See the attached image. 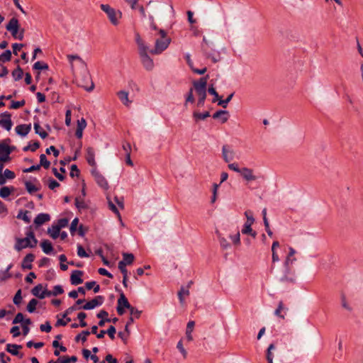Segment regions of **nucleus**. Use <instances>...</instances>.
Here are the masks:
<instances>
[{"label":"nucleus","mask_w":363,"mask_h":363,"mask_svg":"<svg viewBox=\"0 0 363 363\" xmlns=\"http://www.w3.org/2000/svg\"><path fill=\"white\" fill-rule=\"evenodd\" d=\"M135 40L138 45V54L144 68L147 71L152 70L155 65L152 59L148 55L150 53L149 47L138 33H135Z\"/></svg>","instance_id":"nucleus-1"},{"label":"nucleus","mask_w":363,"mask_h":363,"mask_svg":"<svg viewBox=\"0 0 363 363\" xmlns=\"http://www.w3.org/2000/svg\"><path fill=\"white\" fill-rule=\"evenodd\" d=\"M157 31L159 36L155 38L154 48L149 51L150 54L155 55H160L167 50L172 41L164 30L159 29Z\"/></svg>","instance_id":"nucleus-2"},{"label":"nucleus","mask_w":363,"mask_h":363,"mask_svg":"<svg viewBox=\"0 0 363 363\" xmlns=\"http://www.w3.org/2000/svg\"><path fill=\"white\" fill-rule=\"evenodd\" d=\"M37 244L38 240L35 238V234L30 227L26 233V237L24 238H16L14 249L19 252L26 247L33 248L36 247Z\"/></svg>","instance_id":"nucleus-3"},{"label":"nucleus","mask_w":363,"mask_h":363,"mask_svg":"<svg viewBox=\"0 0 363 363\" xmlns=\"http://www.w3.org/2000/svg\"><path fill=\"white\" fill-rule=\"evenodd\" d=\"M208 76L201 77L198 81L193 82V86L199 97L197 106H203L206 98V85Z\"/></svg>","instance_id":"nucleus-4"},{"label":"nucleus","mask_w":363,"mask_h":363,"mask_svg":"<svg viewBox=\"0 0 363 363\" xmlns=\"http://www.w3.org/2000/svg\"><path fill=\"white\" fill-rule=\"evenodd\" d=\"M101 10L105 12L111 23L116 26L119 23V19L122 17V13L111 7L108 4H101Z\"/></svg>","instance_id":"nucleus-5"},{"label":"nucleus","mask_w":363,"mask_h":363,"mask_svg":"<svg viewBox=\"0 0 363 363\" xmlns=\"http://www.w3.org/2000/svg\"><path fill=\"white\" fill-rule=\"evenodd\" d=\"M6 30L11 33L13 38L20 40H23L24 30L21 29L19 32V24L17 18H12L6 25Z\"/></svg>","instance_id":"nucleus-6"},{"label":"nucleus","mask_w":363,"mask_h":363,"mask_svg":"<svg viewBox=\"0 0 363 363\" xmlns=\"http://www.w3.org/2000/svg\"><path fill=\"white\" fill-rule=\"evenodd\" d=\"M289 255L284 262V269H285V274L281 277L280 279V281H293V279L292 278H289L287 274H289V272H290V269L289 267V265L290 263H292L294 261L296 260L295 258H294L293 259H291L290 257L294 256L296 253V250L293 248V247H289Z\"/></svg>","instance_id":"nucleus-7"},{"label":"nucleus","mask_w":363,"mask_h":363,"mask_svg":"<svg viewBox=\"0 0 363 363\" xmlns=\"http://www.w3.org/2000/svg\"><path fill=\"white\" fill-rule=\"evenodd\" d=\"M91 174L94 178L96 184L104 190H107L109 188V185L106 179L96 169L93 168L91 169Z\"/></svg>","instance_id":"nucleus-8"},{"label":"nucleus","mask_w":363,"mask_h":363,"mask_svg":"<svg viewBox=\"0 0 363 363\" xmlns=\"http://www.w3.org/2000/svg\"><path fill=\"white\" fill-rule=\"evenodd\" d=\"M235 152L228 145H224L222 147V157L226 163H229L235 159Z\"/></svg>","instance_id":"nucleus-9"},{"label":"nucleus","mask_w":363,"mask_h":363,"mask_svg":"<svg viewBox=\"0 0 363 363\" xmlns=\"http://www.w3.org/2000/svg\"><path fill=\"white\" fill-rule=\"evenodd\" d=\"M131 305L129 303L127 298L123 293H121L119 298L118 299L117 312L119 315H123L125 313L124 308H130Z\"/></svg>","instance_id":"nucleus-10"},{"label":"nucleus","mask_w":363,"mask_h":363,"mask_svg":"<svg viewBox=\"0 0 363 363\" xmlns=\"http://www.w3.org/2000/svg\"><path fill=\"white\" fill-rule=\"evenodd\" d=\"M104 303V297L101 296H97L91 301L86 302L81 308L84 310H91L94 308L102 305Z\"/></svg>","instance_id":"nucleus-11"},{"label":"nucleus","mask_w":363,"mask_h":363,"mask_svg":"<svg viewBox=\"0 0 363 363\" xmlns=\"http://www.w3.org/2000/svg\"><path fill=\"white\" fill-rule=\"evenodd\" d=\"M240 174L247 182L255 181L258 179V177L254 174V170L248 167H242Z\"/></svg>","instance_id":"nucleus-12"},{"label":"nucleus","mask_w":363,"mask_h":363,"mask_svg":"<svg viewBox=\"0 0 363 363\" xmlns=\"http://www.w3.org/2000/svg\"><path fill=\"white\" fill-rule=\"evenodd\" d=\"M13 125L11 115L8 112H4L1 114L0 126L6 130H10Z\"/></svg>","instance_id":"nucleus-13"},{"label":"nucleus","mask_w":363,"mask_h":363,"mask_svg":"<svg viewBox=\"0 0 363 363\" xmlns=\"http://www.w3.org/2000/svg\"><path fill=\"white\" fill-rule=\"evenodd\" d=\"M32 294L40 299H43L48 296V290L43 289L41 284L35 286L31 291Z\"/></svg>","instance_id":"nucleus-14"},{"label":"nucleus","mask_w":363,"mask_h":363,"mask_svg":"<svg viewBox=\"0 0 363 363\" xmlns=\"http://www.w3.org/2000/svg\"><path fill=\"white\" fill-rule=\"evenodd\" d=\"M86 159L88 164L93 168H96V163L95 161V152L92 147H88L86 149Z\"/></svg>","instance_id":"nucleus-15"},{"label":"nucleus","mask_w":363,"mask_h":363,"mask_svg":"<svg viewBox=\"0 0 363 363\" xmlns=\"http://www.w3.org/2000/svg\"><path fill=\"white\" fill-rule=\"evenodd\" d=\"M83 272L79 270H75L72 272L71 277H70V281L71 284L73 285H78L83 282L82 279L81 277L82 276Z\"/></svg>","instance_id":"nucleus-16"},{"label":"nucleus","mask_w":363,"mask_h":363,"mask_svg":"<svg viewBox=\"0 0 363 363\" xmlns=\"http://www.w3.org/2000/svg\"><path fill=\"white\" fill-rule=\"evenodd\" d=\"M35 257L32 253L28 254L24 258L21 264L23 269H30L33 267L32 262L34 261Z\"/></svg>","instance_id":"nucleus-17"},{"label":"nucleus","mask_w":363,"mask_h":363,"mask_svg":"<svg viewBox=\"0 0 363 363\" xmlns=\"http://www.w3.org/2000/svg\"><path fill=\"white\" fill-rule=\"evenodd\" d=\"M15 130H16V133L18 135H20L21 136H26L30 131V130H31V125L30 124H29V125H26V124L19 125H17L16 127Z\"/></svg>","instance_id":"nucleus-18"},{"label":"nucleus","mask_w":363,"mask_h":363,"mask_svg":"<svg viewBox=\"0 0 363 363\" xmlns=\"http://www.w3.org/2000/svg\"><path fill=\"white\" fill-rule=\"evenodd\" d=\"M50 220V216L49 214L48 213H40L38 214L35 220H34V223L37 225V226H40L41 225H43V223L49 221Z\"/></svg>","instance_id":"nucleus-19"},{"label":"nucleus","mask_w":363,"mask_h":363,"mask_svg":"<svg viewBox=\"0 0 363 363\" xmlns=\"http://www.w3.org/2000/svg\"><path fill=\"white\" fill-rule=\"evenodd\" d=\"M213 118L214 119L220 118L222 123H225L229 118V113L227 111L220 110L213 113Z\"/></svg>","instance_id":"nucleus-20"},{"label":"nucleus","mask_w":363,"mask_h":363,"mask_svg":"<svg viewBox=\"0 0 363 363\" xmlns=\"http://www.w3.org/2000/svg\"><path fill=\"white\" fill-rule=\"evenodd\" d=\"M216 234L218 235V239L220 247L224 250L230 249L231 245H230V242L227 240V239L225 238H224L223 236H222V235L218 231L216 232Z\"/></svg>","instance_id":"nucleus-21"},{"label":"nucleus","mask_w":363,"mask_h":363,"mask_svg":"<svg viewBox=\"0 0 363 363\" xmlns=\"http://www.w3.org/2000/svg\"><path fill=\"white\" fill-rule=\"evenodd\" d=\"M117 95L121 102L126 106H130L131 101L128 99V92L125 91H120L117 93Z\"/></svg>","instance_id":"nucleus-22"},{"label":"nucleus","mask_w":363,"mask_h":363,"mask_svg":"<svg viewBox=\"0 0 363 363\" xmlns=\"http://www.w3.org/2000/svg\"><path fill=\"white\" fill-rule=\"evenodd\" d=\"M22 346L16 344H7L6 351L13 355L18 356L19 354L18 350L21 349Z\"/></svg>","instance_id":"nucleus-23"},{"label":"nucleus","mask_w":363,"mask_h":363,"mask_svg":"<svg viewBox=\"0 0 363 363\" xmlns=\"http://www.w3.org/2000/svg\"><path fill=\"white\" fill-rule=\"evenodd\" d=\"M40 246L43 251L47 255L50 254L53 250L51 242L48 240H43L40 243Z\"/></svg>","instance_id":"nucleus-24"},{"label":"nucleus","mask_w":363,"mask_h":363,"mask_svg":"<svg viewBox=\"0 0 363 363\" xmlns=\"http://www.w3.org/2000/svg\"><path fill=\"white\" fill-rule=\"evenodd\" d=\"M194 325L195 323L193 320H191L187 323L186 329V337L188 341H191L193 340L191 333L194 330Z\"/></svg>","instance_id":"nucleus-25"},{"label":"nucleus","mask_w":363,"mask_h":363,"mask_svg":"<svg viewBox=\"0 0 363 363\" xmlns=\"http://www.w3.org/2000/svg\"><path fill=\"white\" fill-rule=\"evenodd\" d=\"M60 232V229L57 225H52L48 230V233L53 239H56L59 237Z\"/></svg>","instance_id":"nucleus-26"},{"label":"nucleus","mask_w":363,"mask_h":363,"mask_svg":"<svg viewBox=\"0 0 363 363\" xmlns=\"http://www.w3.org/2000/svg\"><path fill=\"white\" fill-rule=\"evenodd\" d=\"M251 226H252V225L247 224V223H245V224L243 225V228L242 229V234H249V235H250L252 237H253L255 238L256 237V235H257V233H256L255 231H254L252 230Z\"/></svg>","instance_id":"nucleus-27"},{"label":"nucleus","mask_w":363,"mask_h":363,"mask_svg":"<svg viewBox=\"0 0 363 363\" xmlns=\"http://www.w3.org/2000/svg\"><path fill=\"white\" fill-rule=\"evenodd\" d=\"M189 291L188 289H185V287L182 286L180 290L178 292V297L182 305L184 304V296H189Z\"/></svg>","instance_id":"nucleus-28"},{"label":"nucleus","mask_w":363,"mask_h":363,"mask_svg":"<svg viewBox=\"0 0 363 363\" xmlns=\"http://www.w3.org/2000/svg\"><path fill=\"white\" fill-rule=\"evenodd\" d=\"M134 260V255L131 253H123V260L120 262H123L125 265L130 264Z\"/></svg>","instance_id":"nucleus-29"},{"label":"nucleus","mask_w":363,"mask_h":363,"mask_svg":"<svg viewBox=\"0 0 363 363\" xmlns=\"http://www.w3.org/2000/svg\"><path fill=\"white\" fill-rule=\"evenodd\" d=\"M64 292L62 287L60 285H56L53 287L52 291H48V296H57Z\"/></svg>","instance_id":"nucleus-30"},{"label":"nucleus","mask_w":363,"mask_h":363,"mask_svg":"<svg viewBox=\"0 0 363 363\" xmlns=\"http://www.w3.org/2000/svg\"><path fill=\"white\" fill-rule=\"evenodd\" d=\"M75 205L76 207L79 210H84L87 208V205L84 201V199L82 197H77L75 199Z\"/></svg>","instance_id":"nucleus-31"},{"label":"nucleus","mask_w":363,"mask_h":363,"mask_svg":"<svg viewBox=\"0 0 363 363\" xmlns=\"http://www.w3.org/2000/svg\"><path fill=\"white\" fill-rule=\"evenodd\" d=\"M276 347L274 344H270L267 350V360L268 363L273 362V354L272 351L275 350Z\"/></svg>","instance_id":"nucleus-32"},{"label":"nucleus","mask_w":363,"mask_h":363,"mask_svg":"<svg viewBox=\"0 0 363 363\" xmlns=\"http://www.w3.org/2000/svg\"><path fill=\"white\" fill-rule=\"evenodd\" d=\"M34 130L36 134L39 135L42 138H45L48 136V133L42 130L38 123H34Z\"/></svg>","instance_id":"nucleus-33"},{"label":"nucleus","mask_w":363,"mask_h":363,"mask_svg":"<svg viewBox=\"0 0 363 363\" xmlns=\"http://www.w3.org/2000/svg\"><path fill=\"white\" fill-rule=\"evenodd\" d=\"M38 301L35 298H32L28 304L27 305V311L29 313H33L35 311L36 306L38 305Z\"/></svg>","instance_id":"nucleus-34"},{"label":"nucleus","mask_w":363,"mask_h":363,"mask_svg":"<svg viewBox=\"0 0 363 363\" xmlns=\"http://www.w3.org/2000/svg\"><path fill=\"white\" fill-rule=\"evenodd\" d=\"M229 238L235 246L240 245V234L239 231H237L234 235H230Z\"/></svg>","instance_id":"nucleus-35"},{"label":"nucleus","mask_w":363,"mask_h":363,"mask_svg":"<svg viewBox=\"0 0 363 363\" xmlns=\"http://www.w3.org/2000/svg\"><path fill=\"white\" fill-rule=\"evenodd\" d=\"M28 213L29 212L28 211H20L17 218L23 220L26 223H29L30 222V218L28 216Z\"/></svg>","instance_id":"nucleus-36"},{"label":"nucleus","mask_w":363,"mask_h":363,"mask_svg":"<svg viewBox=\"0 0 363 363\" xmlns=\"http://www.w3.org/2000/svg\"><path fill=\"white\" fill-rule=\"evenodd\" d=\"M25 186H26V190L30 194H33L39 190V189L38 187H36L32 182H28V181L25 182Z\"/></svg>","instance_id":"nucleus-37"},{"label":"nucleus","mask_w":363,"mask_h":363,"mask_svg":"<svg viewBox=\"0 0 363 363\" xmlns=\"http://www.w3.org/2000/svg\"><path fill=\"white\" fill-rule=\"evenodd\" d=\"M12 149L6 144H0V155H10Z\"/></svg>","instance_id":"nucleus-38"},{"label":"nucleus","mask_w":363,"mask_h":363,"mask_svg":"<svg viewBox=\"0 0 363 363\" xmlns=\"http://www.w3.org/2000/svg\"><path fill=\"white\" fill-rule=\"evenodd\" d=\"M193 116L196 120H205L206 118L210 116V114L208 111H206L202 113L194 112L193 113Z\"/></svg>","instance_id":"nucleus-39"},{"label":"nucleus","mask_w":363,"mask_h":363,"mask_svg":"<svg viewBox=\"0 0 363 363\" xmlns=\"http://www.w3.org/2000/svg\"><path fill=\"white\" fill-rule=\"evenodd\" d=\"M11 52L9 50H7L0 55V62H8L11 60Z\"/></svg>","instance_id":"nucleus-40"},{"label":"nucleus","mask_w":363,"mask_h":363,"mask_svg":"<svg viewBox=\"0 0 363 363\" xmlns=\"http://www.w3.org/2000/svg\"><path fill=\"white\" fill-rule=\"evenodd\" d=\"M11 194V190L8 186H3L0 189V196L3 199L7 198Z\"/></svg>","instance_id":"nucleus-41"},{"label":"nucleus","mask_w":363,"mask_h":363,"mask_svg":"<svg viewBox=\"0 0 363 363\" xmlns=\"http://www.w3.org/2000/svg\"><path fill=\"white\" fill-rule=\"evenodd\" d=\"M23 74V70L20 67H17L12 72V76L16 81L19 80L22 78Z\"/></svg>","instance_id":"nucleus-42"},{"label":"nucleus","mask_w":363,"mask_h":363,"mask_svg":"<svg viewBox=\"0 0 363 363\" xmlns=\"http://www.w3.org/2000/svg\"><path fill=\"white\" fill-rule=\"evenodd\" d=\"M50 162L47 160L46 156L44 154L40 156V167L43 166L44 168L48 169L50 167Z\"/></svg>","instance_id":"nucleus-43"},{"label":"nucleus","mask_w":363,"mask_h":363,"mask_svg":"<svg viewBox=\"0 0 363 363\" xmlns=\"http://www.w3.org/2000/svg\"><path fill=\"white\" fill-rule=\"evenodd\" d=\"M90 334L89 330H84L79 335H77L75 337V340L77 342L81 340L82 342H85L86 340V337Z\"/></svg>","instance_id":"nucleus-44"},{"label":"nucleus","mask_w":363,"mask_h":363,"mask_svg":"<svg viewBox=\"0 0 363 363\" xmlns=\"http://www.w3.org/2000/svg\"><path fill=\"white\" fill-rule=\"evenodd\" d=\"M245 216L247 218L245 223L252 225L255 223V218L253 217V213L251 211H246L245 212Z\"/></svg>","instance_id":"nucleus-45"},{"label":"nucleus","mask_w":363,"mask_h":363,"mask_svg":"<svg viewBox=\"0 0 363 363\" xmlns=\"http://www.w3.org/2000/svg\"><path fill=\"white\" fill-rule=\"evenodd\" d=\"M40 147V143L38 142H34L33 144H30L23 147V151L26 152L30 150L32 152L35 151Z\"/></svg>","instance_id":"nucleus-46"},{"label":"nucleus","mask_w":363,"mask_h":363,"mask_svg":"<svg viewBox=\"0 0 363 363\" xmlns=\"http://www.w3.org/2000/svg\"><path fill=\"white\" fill-rule=\"evenodd\" d=\"M194 87L193 88H191L186 95V101H185V104L184 105L186 106L188 103H194V94H193V91H194Z\"/></svg>","instance_id":"nucleus-47"},{"label":"nucleus","mask_w":363,"mask_h":363,"mask_svg":"<svg viewBox=\"0 0 363 363\" xmlns=\"http://www.w3.org/2000/svg\"><path fill=\"white\" fill-rule=\"evenodd\" d=\"M208 91L210 94H212L214 96V99H213L212 102L215 103L217 101H219L220 96L213 86L208 87Z\"/></svg>","instance_id":"nucleus-48"},{"label":"nucleus","mask_w":363,"mask_h":363,"mask_svg":"<svg viewBox=\"0 0 363 363\" xmlns=\"http://www.w3.org/2000/svg\"><path fill=\"white\" fill-rule=\"evenodd\" d=\"M284 308L283 302H282V301H280V302L279 303V304H278V307H277V309L275 310V311H274V314H275L277 316H278V317H279V318H281L284 319V315H282V314L281 313V311H282V310H284Z\"/></svg>","instance_id":"nucleus-49"},{"label":"nucleus","mask_w":363,"mask_h":363,"mask_svg":"<svg viewBox=\"0 0 363 363\" xmlns=\"http://www.w3.org/2000/svg\"><path fill=\"white\" fill-rule=\"evenodd\" d=\"M233 93L230 94L228 97L227 99H225V100H221V99H219L218 101V104L219 106H223V108H226L227 107V105L228 104L230 101V100L232 99L233 96Z\"/></svg>","instance_id":"nucleus-50"},{"label":"nucleus","mask_w":363,"mask_h":363,"mask_svg":"<svg viewBox=\"0 0 363 363\" xmlns=\"http://www.w3.org/2000/svg\"><path fill=\"white\" fill-rule=\"evenodd\" d=\"M33 68L35 69H39V70H41V69H48V66L46 63H44L43 62H36L34 65H33Z\"/></svg>","instance_id":"nucleus-51"},{"label":"nucleus","mask_w":363,"mask_h":363,"mask_svg":"<svg viewBox=\"0 0 363 363\" xmlns=\"http://www.w3.org/2000/svg\"><path fill=\"white\" fill-rule=\"evenodd\" d=\"M77 318L80 320L79 326L86 327V323L84 321V319L86 318V314L84 312H81L78 314Z\"/></svg>","instance_id":"nucleus-52"},{"label":"nucleus","mask_w":363,"mask_h":363,"mask_svg":"<svg viewBox=\"0 0 363 363\" xmlns=\"http://www.w3.org/2000/svg\"><path fill=\"white\" fill-rule=\"evenodd\" d=\"M107 199H108V207L113 212L115 213L116 214H117L118 216H120L119 214V211L117 208V207L116 206L115 203L111 200V199L108 196L107 197Z\"/></svg>","instance_id":"nucleus-53"},{"label":"nucleus","mask_w":363,"mask_h":363,"mask_svg":"<svg viewBox=\"0 0 363 363\" xmlns=\"http://www.w3.org/2000/svg\"><path fill=\"white\" fill-rule=\"evenodd\" d=\"M22 296H21V290L18 289L17 292L16 293L14 297H13V303L16 305H19L21 302Z\"/></svg>","instance_id":"nucleus-54"},{"label":"nucleus","mask_w":363,"mask_h":363,"mask_svg":"<svg viewBox=\"0 0 363 363\" xmlns=\"http://www.w3.org/2000/svg\"><path fill=\"white\" fill-rule=\"evenodd\" d=\"M177 347L179 350V352L182 353L184 358H186L187 356V352L186 351V350L184 349V347L183 346L182 340L178 342Z\"/></svg>","instance_id":"nucleus-55"},{"label":"nucleus","mask_w":363,"mask_h":363,"mask_svg":"<svg viewBox=\"0 0 363 363\" xmlns=\"http://www.w3.org/2000/svg\"><path fill=\"white\" fill-rule=\"evenodd\" d=\"M24 104H25L24 100L18 101H13L11 104L10 108H13V109H17V108L24 106Z\"/></svg>","instance_id":"nucleus-56"},{"label":"nucleus","mask_w":363,"mask_h":363,"mask_svg":"<svg viewBox=\"0 0 363 363\" xmlns=\"http://www.w3.org/2000/svg\"><path fill=\"white\" fill-rule=\"evenodd\" d=\"M26 345H27L28 347H31L33 346L36 349H40V348L43 347L44 343L42 342L34 343L33 341H28L26 343Z\"/></svg>","instance_id":"nucleus-57"},{"label":"nucleus","mask_w":363,"mask_h":363,"mask_svg":"<svg viewBox=\"0 0 363 363\" xmlns=\"http://www.w3.org/2000/svg\"><path fill=\"white\" fill-rule=\"evenodd\" d=\"M40 329L42 332L49 333L51 331L52 327L50 323L47 321L45 324L40 325Z\"/></svg>","instance_id":"nucleus-58"},{"label":"nucleus","mask_w":363,"mask_h":363,"mask_svg":"<svg viewBox=\"0 0 363 363\" xmlns=\"http://www.w3.org/2000/svg\"><path fill=\"white\" fill-rule=\"evenodd\" d=\"M77 255L80 257H88L89 255L86 252L85 250L81 245L77 247Z\"/></svg>","instance_id":"nucleus-59"},{"label":"nucleus","mask_w":363,"mask_h":363,"mask_svg":"<svg viewBox=\"0 0 363 363\" xmlns=\"http://www.w3.org/2000/svg\"><path fill=\"white\" fill-rule=\"evenodd\" d=\"M11 277V274L8 272V270L0 271V281H3Z\"/></svg>","instance_id":"nucleus-60"},{"label":"nucleus","mask_w":363,"mask_h":363,"mask_svg":"<svg viewBox=\"0 0 363 363\" xmlns=\"http://www.w3.org/2000/svg\"><path fill=\"white\" fill-rule=\"evenodd\" d=\"M86 127V122L84 118H81L77 121V129L80 130H84V129Z\"/></svg>","instance_id":"nucleus-61"},{"label":"nucleus","mask_w":363,"mask_h":363,"mask_svg":"<svg viewBox=\"0 0 363 363\" xmlns=\"http://www.w3.org/2000/svg\"><path fill=\"white\" fill-rule=\"evenodd\" d=\"M23 319H24V315H23V313H18L16 314V317L13 320L12 323L17 324V323H23Z\"/></svg>","instance_id":"nucleus-62"},{"label":"nucleus","mask_w":363,"mask_h":363,"mask_svg":"<svg viewBox=\"0 0 363 363\" xmlns=\"http://www.w3.org/2000/svg\"><path fill=\"white\" fill-rule=\"evenodd\" d=\"M78 223H79V220L78 218H74L72 223H71V225H70V228H69V230H70V233L72 234H73L76 230H77V225H78Z\"/></svg>","instance_id":"nucleus-63"},{"label":"nucleus","mask_w":363,"mask_h":363,"mask_svg":"<svg viewBox=\"0 0 363 363\" xmlns=\"http://www.w3.org/2000/svg\"><path fill=\"white\" fill-rule=\"evenodd\" d=\"M106 332L111 340L115 338L116 328L114 326L111 325Z\"/></svg>","instance_id":"nucleus-64"}]
</instances>
